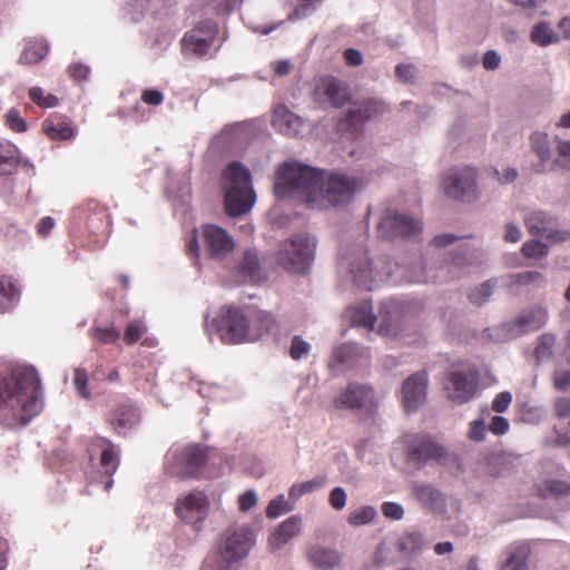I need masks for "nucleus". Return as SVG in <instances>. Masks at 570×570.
I'll return each mask as SVG.
<instances>
[{"instance_id":"1","label":"nucleus","mask_w":570,"mask_h":570,"mask_svg":"<svg viewBox=\"0 0 570 570\" xmlns=\"http://www.w3.org/2000/svg\"><path fill=\"white\" fill-rule=\"evenodd\" d=\"M363 187V180L358 177L327 174L294 160L277 168L274 181V193L278 199L298 200L316 210L348 204Z\"/></svg>"},{"instance_id":"2","label":"nucleus","mask_w":570,"mask_h":570,"mask_svg":"<svg viewBox=\"0 0 570 570\" xmlns=\"http://www.w3.org/2000/svg\"><path fill=\"white\" fill-rule=\"evenodd\" d=\"M338 266L340 273L346 276L353 285L372 291L386 283L397 271H401L397 281L413 283L443 281L445 274H449L450 278H460L466 273L468 259L463 255H455L451 263L441 266L438 273H434L428 271L426 265L415 269L401 266L387 256L373 258L364 247L355 246L340 257Z\"/></svg>"},{"instance_id":"3","label":"nucleus","mask_w":570,"mask_h":570,"mask_svg":"<svg viewBox=\"0 0 570 570\" xmlns=\"http://www.w3.org/2000/svg\"><path fill=\"white\" fill-rule=\"evenodd\" d=\"M42 406L40 380L33 367L0 372V421L9 426L26 425Z\"/></svg>"},{"instance_id":"4","label":"nucleus","mask_w":570,"mask_h":570,"mask_svg":"<svg viewBox=\"0 0 570 570\" xmlns=\"http://www.w3.org/2000/svg\"><path fill=\"white\" fill-rule=\"evenodd\" d=\"M255 544L256 535L249 527L228 528L220 535L215 554L206 559L205 569L239 570Z\"/></svg>"},{"instance_id":"5","label":"nucleus","mask_w":570,"mask_h":570,"mask_svg":"<svg viewBox=\"0 0 570 570\" xmlns=\"http://www.w3.org/2000/svg\"><path fill=\"white\" fill-rule=\"evenodd\" d=\"M223 179L227 215L238 217L249 213L256 203L249 170L240 163L234 161L225 169Z\"/></svg>"},{"instance_id":"6","label":"nucleus","mask_w":570,"mask_h":570,"mask_svg":"<svg viewBox=\"0 0 570 570\" xmlns=\"http://www.w3.org/2000/svg\"><path fill=\"white\" fill-rule=\"evenodd\" d=\"M208 335H216L223 344L250 343L249 318L239 307L224 306L214 317L206 320Z\"/></svg>"},{"instance_id":"7","label":"nucleus","mask_w":570,"mask_h":570,"mask_svg":"<svg viewBox=\"0 0 570 570\" xmlns=\"http://www.w3.org/2000/svg\"><path fill=\"white\" fill-rule=\"evenodd\" d=\"M210 459L208 450L198 444L178 445L167 451L164 470L167 475L179 480L198 479Z\"/></svg>"},{"instance_id":"8","label":"nucleus","mask_w":570,"mask_h":570,"mask_svg":"<svg viewBox=\"0 0 570 570\" xmlns=\"http://www.w3.org/2000/svg\"><path fill=\"white\" fill-rule=\"evenodd\" d=\"M316 245V238L309 234L294 235L281 244L278 262L285 269L303 274L314 262Z\"/></svg>"},{"instance_id":"9","label":"nucleus","mask_w":570,"mask_h":570,"mask_svg":"<svg viewBox=\"0 0 570 570\" xmlns=\"http://www.w3.org/2000/svg\"><path fill=\"white\" fill-rule=\"evenodd\" d=\"M174 512L181 522L200 532L210 514L209 497L200 490L183 493L176 499Z\"/></svg>"},{"instance_id":"10","label":"nucleus","mask_w":570,"mask_h":570,"mask_svg":"<svg viewBox=\"0 0 570 570\" xmlns=\"http://www.w3.org/2000/svg\"><path fill=\"white\" fill-rule=\"evenodd\" d=\"M479 372L469 363L456 364L450 367L444 391L450 401L463 404L472 400L476 393Z\"/></svg>"},{"instance_id":"11","label":"nucleus","mask_w":570,"mask_h":570,"mask_svg":"<svg viewBox=\"0 0 570 570\" xmlns=\"http://www.w3.org/2000/svg\"><path fill=\"white\" fill-rule=\"evenodd\" d=\"M441 186L452 199L473 203L479 199L476 169L470 166L453 167L442 177Z\"/></svg>"},{"instance_id":"12","label":"nucleus","mask_w":570,"mask_h":570,"mask_svg":"<svg viewBox=\"0 0 570 570\" xmlns=\"http://www.w3.org/2000/svg\"><path fill=\"white\" fill-rule=\"evenodd\" d=\"M218 33L216 22L206 20L187 31L180 40L181 53L186 58L212 57L210 50Z\"/></svg>"},{"instance_id":"13","label":"nucleus","mask_w":570,"mask_h":570,"mask_svg":"<svg viewBox=\"0 0 570 570\" xmlns=\"http://www.w3.org/2000/svg\"><path fill=\"white\" fill-rule=\"evenodd\" d=\"M528 232L551 244H560L570 240V228H560L558 217L550 212L534 209L527 213L523 218Z\"/></svg>"},{"instance_id":"14","label":"nucleus","mask_w":570,"mask_h":570,"mask_svg":"<svg viewBox=\"0 0 570 570\" xmlns=\"http://www.w3.org/2000/svg\"><path fill=\"white\" fill-rule=\"evenodd\" d=\"M422 228L420 220L411 216L386 209L377 224V232L382 238L392 239L396 237H411Z\"/></svg>"},{"instance_id":"15","label":"nucleus","mask_w":570,"mask_h":570,"mask_svg":"<svg viewBox=\"0 0 570 570\" xmlns=\"http://www.w3.org/2000/svg\"><path fill=\"white\" fill-rule=\"evenodd\" d=\"M548 309L537 305L523 311L515 320L501 325L502 335L507 340L515 338L529 332L538 331L548 321Z\"/></svg>"},{"instance_id":"16","label":"nucleus","mask_w":570,"mask_h":570,"mask_svg":"<svg viewBox=\"0 0 570 570\" xmlns=\"http://www.w3.org/2000/svg\"><path fill=\"white\" fill-rule=\"evenodd\" d=\"M387 110L386 104L380 98H367L353 105L337 125L340 131L354 130L358 125L371 118L383 115Z\"/></svg>"},{"instance_id":"17","label":"nucleus","mask_w":570,"mask_h":570,"mask_svg":"<svg viewBox=\"0 0 570 570\" xmlns=\"http://www.w3.org/2000/svg\"><path fill=\"white\" fill-rule=\"evenodd\" d=\"M444 455V448L425 435H414L407 441L406 460L416 469H422L428 462L440 460Z\"/></svg>"},{"instance_id":"18","label":"nucleus","mask_w":570,"mask_h":570,"mask_svg":"<svg viewBox=\"0 0 570 570\" xmlns=\"http://www.w3.org/2000/svg\"><path fill=\"white\" fill-rule=\"evenodd\" d=\"M376 394L371 385L352 382L334 399L337 409L370 410L376 406Z\"/></svg>"},{"instance_id":"19","label":"nucleus","mask_w":570,"mask_h":570,"mask_svg":"<svg viewBox=\"0 0 570 570\" xmlns=\"http://www.w3.org/2000/svg\"><path fill=\"white\" fill-rule=\"evenodd\" d=\"M411 495L425 511L438 515L446 512V495L435 484L425 481L411 483Z\"/></svg>"},{"instance_id":"20","label":"nucleus","mask_w":570,"mask_h":570,"mask_svg":"<svg viewBox=\"0 0 570 570\" xmlns=\"http://www.w3.org/2000/svg\"><path fill=\"white\" fill-rule=\"evenodd\" d=\"M314 99L320 105L340 108L351 99V91L345 82L334 77H325L316 85Z\"/></svg>"},{"instance_id":"21","label":"nucleus","mask_w":570,"mask_h":570,"mask_svg":"<svg viewBox=\"0 0 570 570\" xmlns=\"http://www.w3.org/2000/svg\"><path fill=\"white\" fill-rule=\"evenodd\" d=\"M428 373L420 371L409 376L402 384V402L407 412L416 411L426 400Z\"/></svg>"},{"instance_id":"22","label":"nucleus","mask_w":570,"mask_h":570,"mask_svg":"<svg viewBox=\"0 0 570 570\" xmlns=\"http://www.w3.org/2000/svg\"><path fill=\"white\" fill-rule=\"evenodd\" d=\"M203 239L208 255L214 259L226 258L235 248L233 237L217 225L204 226Z\"/></svg>"},{"instance_id":"23","label":"nucleus","mask_w":570,"mask_h":570,"mask_svg":"<svg viewBox=\"0 0 570 570\" xmlns=\"http://www.w3.org/2000/svg\"><path fill=\"white\" fill-rule=\"evenodd\" d=\"M305 557L316 570H341L343 567V554L336 548L323 543L308 544Z\"/></svg>"},{"instance_id":"24","label":"nucleus","mask_w":570,"mask_h":570,"mask_svg":"<svg viewBox=\"0 0 570 570\" xmlns=\"http://www.w3.org/2000/svg\"><path fill=\"white\" fill-rule=\"evenodd\" d=\"M401 309L402 305L399 299L392 298L382 302L379 314L376 315L377 322L375 324V331L383 336L396 335Z\"/></svg>"},{"instance_id":"25","label":"nucleus","mask_w":570,"mask_h":570,"mask_svg":"<svg viewBox=\"0 0 570 570\" xmlns=\"http://www.w3.org/2000/svg\"><path fill=\"white\" fill-rule=\"evenodd\" d=\"M99 448L101 449L100 454V475L99 479L92 478V481L104 483V490L109 491L112 487V474L116 472L119 460L118 453L115 450V446L107 440H99Z\"/></svg>"},{"instance_id":"26","label":"nucleus","mask_w":570,"mask_h":570,"mask_svg":"<svg viewBox=\"0 0 570 570\" xmlns=\"http://www.w3.org/2000/svg\"><path fill=\"white\" fill-rule=\"evenodd\" d=\"M273 127L284 136L296 137L304 128V120L292 112L286 106L278 105L274 109Z\"/></svg>"},{"instance_id":"27","label":"nucleus","mask_w":570,"mask_h":570,"mask_svg":"<svg viewBox=\"0 0 570 570\" xmlns=\"http://www.w3.org/2000/svg\"><path fill=\"white\" fill-rule=\"evenodd\" d=\"M302 523L303 518L298 514L291 515L284 520L269 537V546L272 549H281L288 541L299 535L302 531Z\"/></svg>"},{"instance_id":"28","label":"nucleus","mask_w":570,"mask_h":570,"mask_svg":"<svg viewBox=\"0 0 570 570\" xmlns=\"http://www.w3.org/2000/svg\"><path fill=\"white\" fill-rule=\"evenodd\" d=\"M345 317L353 326L375 331L377 317L373 314L372 302L368 299L351 305L345 312Z\"/></svg>"},{"instance_id":"29","label":"nucleus","mask_w":570,"mask_h":570,"mask_svg":"<svg viewBox=\"0 0 570 570\" xmlns=\"http://www.w3.org/2000/svg\"><path fill=\"white\" fill-rule=\"evenodd\" d=\"M139 412L131 403L119 404L110 414V423L119 434H126L139 422Z\"/></svg>"},{"instance_id":"30","label":"nucleus","mask_w":570,"mask_h":570,"mask_svg":"<svg viewBox=\"0 0 570 570\" xmlns=\"http://www.w3.org/2000/svg\"><path fill=\"white\" fill-rule=\"evenodd\" d=\"M428 547L424 534L416 530L405 531L397 538L396 549L407 559L421 556Z\"/></svg>"},{"instance_id":"31","label":"nucleus","mask_w":570,"mask_h":570,"mask_svg":"<svg viewBox=\"0 0 570 570\" xmlns=\"http://www.w3.org/2000/svg\"><path fill=\"white\" fill-rule=\"evenodd\" d=\"M530 549L525 543H513L504 551V557L499 570H530Z\"/></svg>"},{"instance_id":"32","label":"nucleus","mask_w":570,"mask_h":570,"mask_svg":"<svg viewBox=\"0 0 570 570\" xmlns=\"http://www.w3.org/2000/svg\"><path fill=\"white\" fill-rule=\"evenodd\" d=\"M367 351L356 343H345L337 346L333 353V360L344 368L354 367L362 358H367Z\"/></svg>"},{"instance_id":"33","label":"nucleus","mask_w":570,"mask_h":570,"mask_svg":"<svg viewBox=\"0 0 570 570\" xmlns=\"http://www.w3.org/2000/svg\"><path fill=\"white\" fill-rule=\"evenodd\" d=\"M249 318V342H255L266 334H269L275 325V317L265 311H258L248 315Z\"/></svg>"},{"instance_id":"34","label":"nucleus","mask_w":570,"mask_h":570,"mask_svg":"<svg viewBox=\"0 0 570 570\" xmlns=\"http://www.w3.org/2000/svg\"><path fill=\"white\" fill-rule=\"evenodd\" d=\"M19 166V149L7 140H0V176L13 175Z\"/></svg>"},{"instance_id":"35","label":"nucleus","mask_w":570,"mask_h":570,"mask_svg":"<svg viewBox=\"0 0 570 570\" xmlns=\"http://www.w3.org/2000/svg\"><path fill=\"white\" fill-rule=\"evenodd\" d=\"M530 41L539 47H548L558 43L561 39L560 35L554 31L548 21H539L531 28L529 35Z\"/></svg>"},{"instance_id":"36","label":"nucleus","mask_w":570,"mask_h":570,"mask_svg":"<svg viewBox=\"0 0 570 570\" xmlns=\"http://www.w3.org/2000/svg\"><path fill=\"white\" fill-rule=\"evenodd\" d=\"M243 139V128L239 125L226 127L219 135L212 140V148L217 150H228L236 147Z\"/></svg>"},{"instance_id":"37","label":"nucleus","mask_w":570,"mask_h":570,"mask_svg":"<svg viewBox=\"0 0 570 570\" xmlns=\"http://www.w3.org/2000/svg\"><path fill=\"white\" fill-rule=\"evenodd\" d=\"M49 47L43 39H31L19 58V63L31 65L41 61L48 53Z\"/></svg>"},{"instance_id":"38","label":"nucleus","mask_w":570,"mask_h":570,"mask_svg":"<svg viewBox=\"0 0 570 570\" xmlns=\"http://www.w3.org/2000/svg\"><path fill=\"white\" fill-rule=\"evenodd\" d=\"M17 286L7 277H0V313L11 309L19 301Z\"/></svg>"},{"instance_id":"39","label":"nucleus","mask_w":570,"mask_h":570,"mask_svg":"<svg viewBox=\"0 0 570 570\" xmlns=\"http://www.w3.org/2000/svg\"><path fill=\"white\" fill-rule=\"evenodd\" d=\"M380 449V445L374 440L366 439L357 444L356 454L362 462L375 465L382 458Z\"/></svg>"},{"instance_id":"40","label":"nucleus","mask_w":570,"mask_h":570,"mask_svg":"<svg viewBox=\"0 0 570 570\" xmlns=\"http://www.w3.org/2000/svg\"><path fill=\"white\" fill-rule=\"evenodd\" d=\"M326 484V478L321 475L316 476L312 480L295 483L289 488L288 497L289 500L296 502L301 497L307 493H312L314 491L321 490Z\"/></svg>"},{"instance_id":"41","label":"nucleus","mask_w":570,"mask_h":570,"mask_svg":"<svg viewBox=\"0 0 570 570\" xmlns=\"http://www.w3.org/2000/svg\"><path fill=\"white\" fill-rule=\"evenodd\" d=\"M259 268V258L255 249H248L244 253L243 259L239 264L245 281H255Z\"/></svg>"},{"instance_id":"42","label":"nucleus","mask_w":570,"mask_h":570,"mask_svg":"<svg viewBox=\"0 0 570 570\" xmlns=\"http://www.w3.org/2000/svg\"><path fill=\"white\" fill-rule=\"evenodd\" d=\"M376 517L377 512L374 507L362 505L350 512L347 522L352 527H362L372 523Z\"/></svg>"},{"instance_id":"43","label":"nucleus","mask_w":570,"mask_h":570,"mask_svg":"<svg viewBox=\"0 0 570 570\" xmlns=\"http://www.w3.org/2000/svg\"><path fill=\"white\" fill-rule=\"evenodd\" d=\"M532 150L537 154L541 161L546 163L551 158V147L549 136L542 131H535L530 137Z\"/></svg>"},{"instance_id":"44","label":"nucleus","mask_w":570,"mask_h":570,"mask_svg":"<svg viewBox=\"0 0 570 570\" xmlns=\"http://www.w3.org/2000/svg\"><path fill=\"white\" fill-rule=\"evenodd\" d=\"M43 132L52 140H67L75 136L76 129L67 122H43Z\"/></svg>"},{"instance_id":"45","label":"nucleus","mask_w":570,"mask_h":570,"mask_svg":"<svg viewBox=\"0 0 570 570\" xmlns=\"http://www.w3.org/2000/svg\"><path fill=\"white\" fill-rule=\"evenodd\" d=\"M295 509V502L287 500L283 494L277 495L269 501L266 509V515L269 519H276L285 513L292 512Z\"/></svg>"},{"instance_id":"46","label":"nucleus","mask_w":570,"mask_h":570,"mask_svg":"<svg viewBox=\"0 0 570 570\" xmlns=\"http://www.w3.org/2000/svg\"><path fill=\"white\" fill-rule=\"evenodd\" d=\"M498 281L492 278L482 283L479 287L473 288L469 294V299L474 305L484 304L494 293Z\"/></svg>"},{"instance_id":"47","label":"nucleus","mask_w":570,"mask_h":570,"mask_svg":"<svg viewBox=\"0 0 570 570\" xmlns=\"http://www.w3.org/2000/svg\"><path fill=\"white\" fill-rule=\"evenodd\" d=\"M521 253L524 257L531 259L546 258L549 255V245L538 239H530L523 243Z\"/></svg>"},{"instance_id":"48","label":"nucleus","mask_w":570,"mask_h":570,"mask_svg":"<svg viewBox=\"0 0 570 570\" xmlns=\"http://www.w3.org/2000/svg\"><path fill=\"white\" fill-rule=\"evenodd\" d=\"M543 445L546 448H567L570 445V435L559 425H554L551 433L544 436Z\"/></svg>"},{"instance_id":"49","label":"nucleus","mask_w":570,"mask_h":570,"mask_svg":"<svg viewBox=\"0 0 570 570\" xmlns=\"http://www.w3.org/2000/svg\"><path fill=\"white\" fill-rule=\"evenodd\" d=\"M312 351L309 342L305 341L302 336L296 335L292 338L289 355L294 361L306 360Z\"/></svg>"},{"instance_id":"50","label":"nucleus","mask_w":570,"mask_h":570,"mask_svg":"<svg viewBox=\"0 0 570 570\" xmlns=\"http://www.w3.org/2000/svg\"><path fill=\"white\" fill-rule=\"evenodd\" d=\"M514 277L517 283L523 286H533L535 288H544L547 286V278L540 272L518 273Z\"/></svg>"},{"instance_id":"51","label":"nucleus","mask_w":570,"mask_h":570,"mask_svg":"<svg viewBox=\"0 0 570 570\" xmlns=\"http://www.w3.org/2000/svg\"><path fill=\"white\" fill-rule=\"evenodd\" d=\"M29 97L36 105L42 108H52L59 104V99L55 95H45L40 87L30 88Z\"/></svg>"},{"instance_id":"52","label":"nucleus","mask_w":570,"mask_h":570,"mask_svg":"<svg viewBox=\"0 0 570 570\" xmlns=\"http://www.w3.org/2000/svg\"><path fill=\"white\" fill-rule=\"evenodd\" d=\"M147 326L146 324L140 321H131L128 323L125 330L124 334V341L127 344H134L140 340V337L146 333Z\"/></svg>"},{"instance_id":"53","label":"nucleus","mask_w":570,"mask_h":570,"mask_svg":"<svg viewBox=\"0 0 570 570\" xmlns=\"http://www.w3.org/2000/svg\"><path fill=\"white\" fill-rule=\"evenodd\" d=\"M395 77L400 82L413 83L416 79L417 69L413 63H399L395 67Z\"/></svg>"},{"instance_id":"54","label":"nucleus","mask_w":570,"mask_h":570,"mask_svg":"<svg viewBox=\"0 0 570 570\" xmlns=\"http://www.w3.org/2000/svg\"><path fill=\"white\" fill-rule=\"evenodd\" d=\"M92 336L100 343L109 344L116 342L120 337V333L112 326L92 328Z\"/></svg>"},{"instance_id":"55","label":"nucleus","mask_w":570,"mask_h":570,"mask_svg":"<svg viewBox=\"0 0 570 570\" xmlns=\"http://www.w3.org/2000/svg\"><path fill=\"white\" fill-rule=\"evenodd\" d=\"M381 511L386 519L400 521L404 518L405 510L402 504L397 502L386 501L381 505Z\"/></svg>"},{"instance_id":"56","label":"nucleus","mask_w":570,"mask_h":570,"mask_svg":"<svg viewBox=\"0 0 570 570\" xmlns=\"http://www.w3.org/2000/svg\"><path fill=\"white\" fill-rule=\"evenodd\" d=\"M543 487V495H547L548 493L554 495H562L570 491V484L563 480L549 479L544 481Z\"/></svg>"},{"instance_id":"57","label":"nucleus","mask_w":570,"mask_h":570,"mask_svg":"<svg viewBox=\"0 0 570 570\" xmlns=\"http://www.w3.org/2000/svg\"><path fill=\"white\" fill-rule=\"evenodd\" d=\"M556 338L552 335H542L535 347V356L542 361L552 354Z\"/></svg>"},{"instance_id":"58","label":"nucleus","mask_w":570,"mask_h":570,"mask_svg":"<svg viewBox=\"0 0 570 570\" xmlns=\"http://www.w3.org/2000/svg\"><path fill=\"white\" fill-rule=\"evenodd\" d=\"M88 377L87 373L83 368H76L75 370V377H73V384L78 392V394L83 399H90V392L87 387Z\"/></svg>"},{"instance_id":"59","label":"nucleus","mask_w":570,"mask_h":570,"mask_svg":"<svg viewBox=\"0 0 570 570\" xmlns=\"http://www.w3.org/2000/svg\"><path fill=\"white\" fill-rule=\"evenodd\" d=\"M6 122L16 132H24L28 127L17 109H10L6 115Z\"/></svg>"},{"instance_id":"60","label":"nucleus","mask_w":570,"mask_h":570,"mask_svg":"<svg viewBox=\"0 0 570 570\" xmlns=\"http://www.w3.org/2000/svg\"><path fill=\"white\" fill-rule=\"evenodd\" d=\"M328 502L334 510H343L347 502L346 491L342 487L334 488L330 492Z\"/></svg>"},{"instance_id":"61","label":"nucleus","mask_w":570,"mask_h":570,"mask_svg":"<svg viewBox=\"0 0 570 570\" xmlns=\"http://www.w3.org/2000/svg\"><path fill=\"white\" fill-rule=\"evenodd\" d=\"M557 151L560 160L557 163L568 170H570V140L557 139Z\"/></svg>"},{"instance_id":"62","label":"nucleus","mask_w":570,"mask_h":570,"mask_svg":"<svg viewBox=\"0 0 570 570\" xmlns=\"http://www.w3.org/2000/svg\"><path fill=\"white\" fill-rule=\"evenodd\" d=\"M487 436V426L484 419H476L471 422L469 438L475 442H481Z\"/></svg>"},{"instance_id":"63","label":"nucleus","mask_w":570,"mask_h":570,"mask_svg":"<svg viewBox=\"0 0 570 570\" xmlns=\"http://www.w3.org/2000/svg\"><path fill=\"white\" fill-rule=\"evenodd\" d=\"M258 498L255 490H247L238 497V507L242 512H247L257 504Z\"/></svg>"},{"instance_id":"64","label":"nucleus","mask_w":570,"mask_h":570,"mask_svg":"<svg viewBox=\"0 0 570 570\" xmlns=\"http://www.w3.org/2000/svg\"><path fill=\"white\" fill-rule=\"evenodd\" d=\"M501 56L497 50H488L482 58V66L488 71H494L501 66Z\"/></svg>"}]
</instances>
